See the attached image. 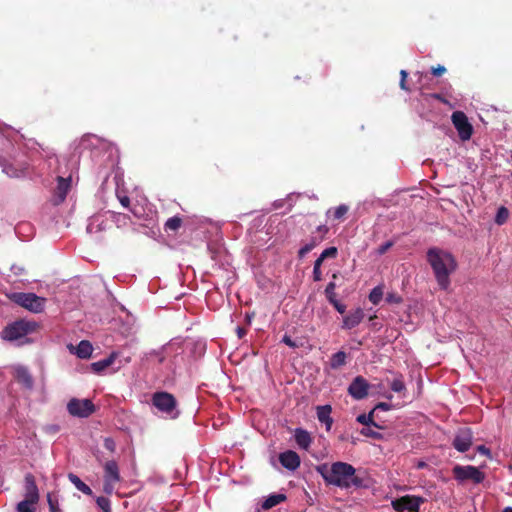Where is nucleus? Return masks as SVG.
<instances>
[{"mask_svg":"<svg viewBox=\"0 0 512 512\" xmlns=\"http://www.w3.org/2000/svg\"><path fill=\"white\" fill-rule=\"evenodd\" d=\"M427 261L440 289L447 290L451 284L450 275L456 271L458 266L455 257L448 251L433 247L427 251Z\"/></svg>","mask_w":512,"mask_h":512,"instance_id":"nucleus-1","label":"nucleus"},{"mask_svg":"<svg viewBox=\"0 0 512 512\" xmlns=\"http://www.w3.org/2000/svg\"><path fill=\"white\" fill-rule=\"evenodd\" d=\"M326 483L341 488L360 487L362 480L356 475V469L345 462H335L330 468L327 465L317 467Z\"/></svg>","mask_w":512,"mask_h":512,"instance_id":"nucleus-2","label":"nucleus"},{"mask_svg":"<svg viewBox=\"0 0 512 512\" xmlns=\"http://www.w3.org/2000/svg\"><path fill=\"white\" fill-rule=\"evenodd\" d=\"M39 328V324L35 321L20 319L7 325L1 332L3 339L8 341H16L28 334H31Z\"/></svg>","mask_w":512,"mask_h":512,"instance_id":"nucleus-3","label":"nucleus"},{"mask_svg":"<svg viewBox=\"0 0 512 512\" xmlns=\"http://www.w3.org/2000/svg\"><path fill=\"white\" fill-rule=\"evenodd\" d=\"M11 299L13 302L32 313H41L46 303L45 298L39 297L34 293H14Z\"/></svg>","mask_w":512,"mask_h":512,"instance_id":"nucleus-4","label":"nucleus"},{"mask_svg":"<svg viewBox=\"0 0 512 512\" xmlns=\"http://www.w3.org/2000/svg\"><path fill=\"white\" fill-rule=\"evenodd\" d=\"M103 491L111 495L115 490V484L121 481L119 466L116 461L109 460L103 465Z\"/></svg>","mask_w":512,"mask_h":512,"instance_id":"nucleus-5","label":"nucleus"},{"mask_svg":"<svg viewBox=\"0 0 512 512\" xmlns=\"http://www.w3.org/2000/svg\"><path fill=\"white\" fill-rule=\"evenodd\" d=\"M452 473L454 478L459 482L470 480L474 484H479L485 479V474L480 471L478 467L472 465H455L452 469Z\"/></svg>","mask_w":512,"mask_h":512,"instance_id":"nucleus-6","label":"nucleus"},{"mask_svg":"<svg viewBox=\"0 0 512 512\" xmlns=\"http://www.w3.org/2000/svg\"><path fill=\"white\" fill-rule=\"evenodd\" d=\"M70 415L79 418H87L95 412V405L89 399L72 398L67 404Z\"/></svg>","mask_w":512,"mask_h":512,"instance_id":"nucleus-7","label":"nucleus"},{"mask_svg":"<svg viewBox=\"0 0 512 512\" xmlns=\"http://www.w3.org/2000/svg\"><path fill=\"white\" fill-rule=\"evenodd\" d=\"M451 121L462 141H468L473 134V126L468 117L462 111H455L451 115Z\"/></svg>","mask_w":512,"mask_h":512,"instance_id":"nucleus-8","label":"nucleus"},{"mask_svg":"<svg viewBox=\"0 0 512 512\" xmlns=\"http://www.w3.org/2000/svg\"><path fill=\"white\" fill-rule=\"evenodd\" d=\"M424 498L415 495H405L392 501V507L397 512H419Z\"/></svg>","mask_w":512,"mask_h":512,"instance_id":"nucleus-9","label":"nucleus"},{"mask_svg":"<svg viewBox=\"0 0 512 512\" xmlns=\"http://www.w3.org/2000/svg\"><path fill=\"white\" fill-rule=\"evenodd\" d=\"M153 405L160 411L171 414L176 408L175 397L168 392H156L152 397Z\"/></svg>","mask_w":512,"mask_h":512,"instance_id":"nucleus-10","label":"nucleus"},{"mask_svg":"<svg viewBox=\"0 0 512 512\" xmlns=\"http://www.w3.org/2000/svg\"><path fill=\"white\" fill-rule=\"evenodd\" d=\"M473 444V432L470 428L464 427L457 431L452 442L453 447L459 452H466Z\"/></svg>","mask_w":512,"mask_h":512,"instance_id":"nucleus-11","label":"nucleus"},{"mask_svg":"<svg viewBox=\"0 0 512 512\" xmlns=\"http://www.w3.org/2000/svg\"><path fill=\"white\" fill-rule=\"evenodd\" d=\"M370 385L368 381L362 377H355L348 387V394L355 400H362L368 396Z\"/></svg>","mask_w":512,"mask_h":512,"instance_id":"nucleus-12","label":"nucleus"},{"mask_svg":"<svg viewBox=\"0 0 512 512\" xmlns=\"http://www.w3.org/2000/svg\"><path fill=\"white\" fill-rule=\"evenodd\" d=\"M279 462L281 465L291 471L296 470L300 466L299 455L292 450H287L279 455Z\"/></svg>","mask_w":512,"mask_h":512,"instance_id":"nucleus-13","label":"nucleus"},{"mask_svg":"<svg viewBox=\"0 0 512 512\" xmlns=\"http://www.w3.org/2000/svg\"><path fill=\"white\" fill-rule=\"evenodd\" d=\"M25 483H26L25 500L37 503L39 501V492H38V488H37L34 476L30 473L27 474L25 476Z\"/></svg>","mask_w":512,"mask_h":512,"instance_id":"nucleus-14","label":"nucleus"},{"mask_svg":"<svg viewBox=\"0 0 512 512\" xmlns=\"http://www.w3.org/2000/svg\"><path fill=\"white\" fill-rule=\"evenodd\" d=\"M364 318V312L361 308H357L355 311L351 312L347 316L343 318V329H352L358 326Z\"/></svg>","mask_w":512,"mask_h":512,"instance_id":"nucleus-15","label":"nucleus"},{"mask_svg":"<svg viewBox=\"0 0 512 512\" xmlns=\"http://www.w3.org/2000/svg\"><path fill=\"white\" fill-rule=\"evenodd\" d=\"M317 419L319 422L324 423L326 426V430L329 431L333 424V419L330 414L332 408L330 405L317 406Z\"/></svg>","mask_w":512,"mask_h":512,"instance_id":"nucleus-16","label":"nucleus"},{"mask_svg":"<svg viewBox=\"0 0 512 512\" xmlns=\"http://www.w3.org/2000/svg\"><path fill=\"white\" fill-rule=\"evenodd\" d=\"M328 232L329 228L326 225H319L306 244L313 250L326 238Z\"/></svg>","mask_w":512,"mask_h":512,"instance_id":"nucleus-17","label":"nucleus"},{"mask_svg":"<svg viewBox=\"0 0 512 512\" xmlns=\"http://www.w3.org/2000/svg\"><path fill=\"white\" fill-rule=\"evenodd\" d=\"M72 176L68 177L58 176L57 177V194L61 201L66 198V195L71 187Z\"/></svg>","mask_w":512,"mask_h":512,"instance_id":"nucleus-18","label":"nucleus"},{"mask_svg":"<svg viewBox=\"0 0 512 512\" xmlns=\"http://www.w3.org/2000/svg\"><path fill=\"white\" fill-rule=\"evenodd\" d=\"M15 379L26 388H32L33 386V379L25 367L15 368Z\"/></svg>","mask_w":512,"mask_h":512,"instance_id":"nucleus-19","label":"nucleus"},{"mask_svg":"<svg viewBox=\"0 0 512 512\" xmlns=\"http://www.w3.org/2000/svg\"><path fill=\"white\" fill-rule=\"evenodd\" d=\"M295 441L300 448L307 450L312 443V438L306 430L297 428L295 430Z\"/></svg>","mask_w":512,"mask_h":512,"instance_id":"nucleus-20","label":"nucleus"},{"mask_svg":"<svg viewBox=\"0 0 512 512\" xmlns=\"http://www.w3.org/2000/svg\"><path fill=\"white\" fill-rule=\"evenodd\" d=\"M347 363V354L344 351L334 353L329 359L331 369L337 370Z\"/></svg>","mask_w":512,"mask_h":512,"instance_id":"nucleus-21","label":"nucleus"},{"mask_svg":"<svg viewBox=\"0 0 512 512\" xmlns=\"http://www.w3.org/2000/svg\"><path fill=\"white\" fill-rule=\"evenodd\" d=\"M75 354L81 359H87L93 352L91 343L87 340H82L75 348Z\"/></svg>","mask_w":512,"mask_h":512,"instance_id":"nucleus-22","label":"nucleus"},{"mask_svg":"<svg viewBox=\"0 0 512 512\" xmlns=\"http://www.w3.org/2000/svg\"><path fill=\"white\" fill-rule=\"evenodd\" d=\"M117 354L115 352L111 353L107 358L102 359L100 361L94 362L91 364V368L94 372L100 373L113 364Z\"/></svg>","mask_w":512,"mask_h":512,"instance_id":"nucleus-23","label":"nucleus"},{"mask_svg":"<svg viewBox=\"0 0 512 512\" xmlns=\"http://www.w3.org/2000/svg\"><path fill=\"white\" fill-rule=\"evenodd\" d=\"M68 479L79 491H81L85 495H93L91 488L87 484H85L76 474L69 473Z\"/></svg>","mask_w":512,"mask_h":512,"instance_id":"nucleus-24","label":"nucleus"},{"mask_svg":"<svg viewBox=\"0 0 512 512\" xmlns=\"http://www.w3.org/2000/svg\"><path fill=\"white\" fill-rule=\"evenodd\" d=\"M286 500V495L284 494H272L269 495L265 501L262 503V508L264 510H268L273 508L274 506L280 504L281 502Z\"/></svg>","mask_w":512,"mask_h":512,"instance_id":"nucleus-25","label":"nucleus"},{"mask_svg":"<svg viewBox=\"0 0 512 512\" xmlns=\"http://www.w3.org/2000/svg\"><path fill=\"white\" fill-rule=\"evenodd\" d=\"M357 422L363 424L365 427L374 426L376 428L382 429L383 427L378 425L374 421V410H372L369 414H360L357 416Z\"/></svg>","mask_w":512,"mask_h":512,"instance_id":"nucleus-26","label":"nucleus"},{"mask_svg":"<svg viewBox=\"0 0 512 512\" xmlns=\"http://www.w3.org/2000/svg\"><path fill=\"white\" fill-rule=\"evenodd\" d=\"M383 294V288L381 286L374 287L369 294L370 302L374 305H378L383 298Z\"/></svg>","mask_w":512,"mask_h":512,"instance_id":"nucleus-27","label":"nucleus"},{"mask_svg":"<svg viewBox=\"0 0 512 512\" xmlns=\"http://www.w3.org/2000/svg\"><path fill=\"white\" fill-rule=\"evenodd\" d=\"M182 225V219L179 216L169 218L165 223L166 231H177Z\"/></svg>","mask_w":512,"mask_h":512,"instance_id":"nucleus-28","label":"nucleus"},{"mask_svg":"<svg viewBox=\"0 0 512 512\" xmlns=\"http://www.w3.org/2000/svg\"><path fill=\"white\" fill-rule=\"evenodd\" d=\"M36 502L22 500L17 504L16 510L17 512H35Z\"/></svg>","mask_w":512,"mask_h":512,"instance_id":"nucleus-29","label":"nucleus"},{"mask_svg":"<svg viewBox=\"0 0 512 512\" xmlns=\"http://www.w3.org/2000/svg\"><path fill=\"white\" fill-rule=\"evenodd\" d=\"M508 217H509L508 209L504 206H501L496 213L494 221L498 225H503L508 220Z\"/></svg>","mask_w":512,"mask_h":512,"instance_id":"nucleus-30","label":"nucleus"},{"mask_svg":"<svg viewBox=\"0 0 512 512\" xmlns=\"http://www.w3.org/2000/svg\"><path fill=\"white\" fill-rule=\"evenodd\" d=\"M47 501L49 505L50 512H62L59 508L58 498L53 493L47 494Z\"/></svg>","mask_w":512,"mask_h":512,"instance_id":"nucleus-31","label":"nucleus"},{"mask_svg":"<svg viewBox=\"0 0 512 512\" xmlns=\"http://www.w3.org/2000/svg\"><path fill=\"white\" fill-rule=\"evenodd\" d=\"M97 506L103 512H112L110 500L107 497L99 496L96 498Z\"/></svg>","mask_w":512,"mask_h":512,"instance_id":"nucleus-32","label":"nucleus"},{"mask_svg":"<svg viewBox=\"0 0 512 512\" xmlns=\"http://www.w3.org/2000/svg\"><path fill=\"white\" fill-rule=\"evenodd\" d=\"M390 388L392 391L397 392V393L403 392L406 389V387H405V383L402 379V376L395 378L391 382Z\"/></svg>","mask_w":512,"mask_h":512,"instance_id":"nucleus-33","label":"nucleus"},{"mask_svg":"<svg viewBox=\"0 0 512 512\" xmlns=\"http://www.w3.org/2000/svg\"><path fill=\"white\" fill-rule=\"evenodd\" d=\"M349 210V207L345 204H341L339 205L338 207L335 208L334 212H333V218L335 220H342L345 215L347 214Z\"/></svg>","mask_w":512,"mask_h":512,"instance_id":"nucleus-34","label":"nucleus"},{"mask_svg":"<svg viewBox=\"0 0 512 512\" xmlns=\"http://www.w3.org/2000/svg\"><path fill=\"white\" fill-rule=\"evenodd\" d=\"M360 433H361L363 436H365V437H370V438H372V439H377V440L382 439V434H381V433H379V432H377V431H375V430H373V429L371 428V426H370V427H363V428L361 429Z\"/></svg>","mask_w":512,"mask_h":512,"instance_id":"nucleus-35","label":"nucleus"},{"mask_svg":"<svg viewBox=\"0 0 512 512\" xmlns=\"http://www.w3.org/2000/svg\"><path fill=\"white\" fill-rule=\"evenodd\" d=\"M335 288H336V284L333 281L329 282L325 288V295L330 303L333 300H337L336 294H335Z\"/></svg>","mask_w":512,"mask_h":512,"instance_id":"nucleus-36","label":"nucleus"},{"mask_svg":"<svg viewBox=\"0 0 512 512\" xmlns=\"http://www.w3.org/2000/svg\"><path fill=\"white\" fill-rule=\"evenodd\" d=\"M338 255V249L337 247L335 246H331V247H328L326 248L321 254L320 256L322 257V259H327V258H336Z\"/></svg>","mask_w":512,"mask_h":512,"instance_id":"nucleus-37","label":"nucleus"},{"mask_svg":"<svg viewBox=\"0 0 512 512\" xmlns=\"http://www.w3.org/2000/svg\"><path fill=\"white\" fill-rule=\"evenodd\" d=\"M386 301L390 304H400L403 298L396 292H389L386 295Z\"/></svg>","mask_w":512,"mask_h":512,"instance_id":"nucleus-38","label":"nucleus"},{"mask_svg":"<svg viewBox=\"0 0 512 512\" xmlns=\"http://www.w3.org/2000/svg\"><path fill=\"white\" fill-rule=\"evenodd\" d=\"M393 246V242L392 241H387L383 244H381L378 249H377V253L379 255H383L385 254L391 247Z\"/></svg>","mask_w":512,"mask_h":512,"instance_id":"nucleus-39","label":"nucleus"},{"mask_svg":"<svg viewBox=\"0 0 512 512\" xmlns=\"http://www.w3.org/2000/svg\"><path fill=\"white\" fill-rule=\"evenodd\" d=\"M104 447L110 452H114L116 448L115 441L112 438H105L104 439Z\"/></svg>","mask_w":512,"mask_h":512,"instance_id":"nucleus-40","label":"nucleus"},{"mask_svg":"<svg viewBox=\"0 0 512 512\" xmlns=\"http://www.w3.org/2000/svg\"><path fill=\"white\" fill-rule=\"evenodd\" d=\"M446 72V68L442 65H437L436 67L431 68V73L436 76L440 77Z\"/></svg>","mask_w":512,"mask_h":512,"instance_id":"nucleus-41","label":"nucleus"},{"mask_svg":"<svg viewBox=\"0 0 512 512\" xmlns=\"http://www.w3.org/2000/svg\"><path fill=\"white\" fill-rule=\"evenodd\" d=\"M331 304L334 306V308L340 313L344 314L346 311V306L342 303H340L338 300H333Z\"/></svg>","mask_w":512,"mask_h":512,"instance_id":"nucleus-42","label":"nucleus"},{"mask_svg":"<svg viewBox=\"0 0 512 512\" xmlns=\"http://www.w3.org/2000/svg\"><path fill=\"white\" fill-rule=\"evenodd\" d=\"M119 202L125 208H128L130 205V198L126 195H118Z\"/></svg>","mask_w":512,"mask_h":512,"instance_id":"nucleus-43","label":"nucleus"},{"mask_svg":"<svg viewBox=\"0 0 512 512\" xmlns=\"http://www.w3.org/2000/svg\"><path fill=\"white\" fill-rule=\"evenodd\" d=\"M310 251H312V249H311L307 244H305L302 248H300V249H299V251H298V257H299L300 259H302V258H304V257H305V255H306L307 253H309Z\"/></svg>","mask_w":512,"mask_h":512,"instance_id":"nucleus-44","label":"nucleus"},{"mask_svg":"<svg viewBox=\"0 0 512 512\" xmlns=\"http://www.w3.org/2000/svg\"><path fill=\"white\" fill-rule=\"evenodd\" d=\"M477 451L482 454V455H485L487 456L488 458H491V452H490V449L487 448L485 445H480L477 447Z\"/></svg>","mask_w":512,"mask_h":512,"instance_id":"nucleus-45","label":"nucleus"},{"mask_svg":"<svg viewBox=\"0 0 512 512\" xmlns=\"http://www.w3.org/2000/svg\"><path fill=\"white\" fill-rule=\"evenodd\" d=\"M282 342L291 348L297 347V344L291 339L290 336L284 335L282 338Z\"/></svg>","mask_w":512,"mask_h":512,"instance_id":"nucleus-46","label":"nucleus"},{"mask_svg":"<svg viewBox=\"0 0 512 512\" xmlns=\"http://www.w3.org/2000/svg\"><path fill=\"white\" fill-rule=\"evenodd\" d=\"M115 218H116V222L119 223V222H123L124 224L126 223L127 220L130 219V217L126 214H122V213H117V214H114Z\"/></svg>","mask_w":512,"mask_h":512,"instance_id":"nucleus-47","label":"nucleus"},{"mask_svg":"<svg viewBox=\"0 0 512 512\" xmlns=\"http://www.w3.org/2000/svg\"><path fill=\"white\" fill-rule=\"evenodd\" d=\"M313 280L319 282L322 280L321 268H313Z\"/></svg>","mask_w":512,"mask_h":512,"instance_id":"nucleus-48","label":"nucleus"},{"mask_svg":"<svg viewBox=\"0 0 512 512\" xmlns=\"http://www.w3.org/2000/svg\"><path fill=\"white\" fill-rule=\"evenodd\" d=\"M150 355L157 357L159 363H163L165 360V355L162 353V351H153L150 353Z\"/></svg>","mask_w":512,"mask_h":512,"instance_id":"nucleus-49","label":"nucleus"},{"mask_svg":"<svg viewBox=\"0 0 512 512\" xmlns=\"http://www.w3.org/2000/svg\"><path fill=\"white\" fill-rule=\"evenodd\" d=\"M236 333H237L238 338L241 339L247 334V330L243 327L238 326L236 328Z\"/></svg>","mask_w":512,"mask_h":512,"instance_id":"nucleus-50","label":"nucleus"},{"mask_svg":"<svg viewBox=\"0 0 512 512\" xmlns=\"http://www.w3.org/2000/svg\"><path fill=\"white\" fill-rule=\"evenodd\" d=\"M399 86L404 91H410V88L407 86V79H400Z\"/></svg>","mask_w":512,"mask_h":512,"instance_id":"nucleus-51","label":"nucleus"},{"mask_svg":"<svg viewBox=\"0 0 512 512\" xmlns=\"http://www.w3.org/2000/svg\"><path fill=\"white\" fill-rule=\"evenodd\" d=\"M389 408H390V405H389V404L384 403V402H380V403H378V404L375 406V408H374L373 410H374V411H375L376 409L389 410Z\"/></svg>","mask_w":512,"mask_h":512,"instance_id":"nucleus-52","label":"nucleus"},{"mask_svg":"<svg viewBox=\"0 0 512 512\" xmlns=\"http://www.w3.org/2000/svg\"><path fill=\"white\" fill-rule=\"evenodd\" d=\"M324 260H325V259H322V257H321V256H319V257L315 260V262H314V267H313V268H321V265H322V263H323V261H324Z\"/></svg>","mask_w":512,"mask_h":512,"instance_id":"nucleus-53","label":"nucleus"},{"mask_svg":"<svg viewBox=\"0 0 512 512\" xmlns=\"http://www.w3.org/2000/svg\"><path fill=\"white\" fill-rule=\"evenodd\" d=\"M400 77H401L400 79H407V77H408L407 71L406 70H401L400 71Z\"/></svg>","mask_w":512,"mask_h":512,"instance_id":"nucleus-54","label":"nucleus"},{"mask_svg":"<svg viewBox=\"0 0 512 512\" xmlns=\"http://www.w3.org/2000/svg\"><path fill=\"white\" fill-rule=\"evenodd\" d=\"M426 466V463L425 462H419L417 464V468H424Z\"/></svg>","mask_w":512,"mask_h":512,"instance_id":"nucleus-55","label":"nucleus"},{"mask_svg":"<svg viewBox=\"0 0 512 512\" xmlns=\"http://www.w3.org/2000/svg\"><path fill=\"white\" fill-rule=\"evenodd\" d=\"M502 512H512V507H506Z\"/></svg>","mask_w":512,"mask_h":512,"instance_id":"nucleus-56","label":"nucleus"},{"mask_svg":"<svg viewBox=\"0 0 512 512\" xmlns=\"http://www.w3.org/2000/svg\"><path fill=\"white\" fill-rule=\"evenodd\" d=\"M4 171H5V172H6V174H8L9 176H14V175H15L14 173H10V172L8 171V169H7V168H4Z\"/></svg>","mask_w":512,"mask_h":512,"instance_id":"nucleus-57","label":"nucleus"},{"mask_svg":"<svg viewBox=\"0 0 512 512\" xmlns=\"http://www.w3.org/2000/svg\"><path fill=\"white\" fill-rule=\"evenodd\" d=\"M251 318H252V316H251V315H249V314H247V315H246V320H247V322H248V323H250V322H251Z\"/></svg>","mask_w":512,"mask_h":512,"instance_id":"nucleus-58","label":"nucleus"},{"mask_svg":"<svg viewBox=\"0 0 512 512\" xmlns=\"http://www.w3.org/2000/svg\"><path fill=\"white\" fill-rule=\"evenodd\" d=\"M434 97H435L436 99H439V100H441V99H442V98H441V96H440L439 94L434 95Z\"/></svg>","mask_w":512,"mask_h":512,"instance_id":"nucleus-59","label":"nucleus"},{"mask_svg":"<svg viewBox=\"0 0 512 512\" xmlns=\"http://www.w3.org/2000/svg\"><path fill=\"white\" fill-rule=\"evenodd\" d=\"M332 277H333V279H336L337 278V274L334 273Z\"/></svg>","mask_w":512,"mask_h":512,"instance_id":"nucleus-60","label":"nucleus"}]
</instances>
